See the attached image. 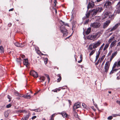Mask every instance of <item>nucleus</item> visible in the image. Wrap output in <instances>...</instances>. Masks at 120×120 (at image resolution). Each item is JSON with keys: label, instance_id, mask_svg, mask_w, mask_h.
Returning a JSON list of instances; mask_svg holds the SVG:
<instances>
[{"label": "nucleus", "instance_id": "29", "mask_svg": "<svg viewBox=\"0 0 120 120\" xmlns=\"http://www.w3.org/2000/svg\"><path fill=\"white\" fill-rule=\"evenodd\" d=\"M59 77V78L57 79V82H59L60 81L61 79V78L60 75V74H58L57 75Z\"/></svg>", "mask_w": 120, "mask_h": 120}, {"label": "nucleus", "instance_id": "3", "mask_svg": "<svg viewBox=\"0 0 120 120\" xmlns=\"http://www.w3.org/2000/svg\"><path fill=\"white\" fill-rule=\"evenodd\" d=\"M60 29L61 32L63 34V36H66L68 34L67 30L63 26H60Z\"/></svg>", "mask_w": 120, "mask_h": 120}, {"label": "nucleus", "instance_id": "47", "mask_svg": "<svg viewBox=\"0 0 120 120\" xmlns=\"http://www.w3.org/2000/svg\"><path fill=\"white\" fill-rule=\"evenodd\" d=\"M24 95H23L22 94H19V97H23L24 98Z\"/></svg>", "mask_w": 120, "mask_h": 120}, {"label": "nucleus", "instance_id": "30", "mask_svg": "<svg viewBox=\"0 0 120 120\" xmlns=\"http://www.w3.org/2000/svg\"><path fill=\"white\" fill-rule=\"evenodd\" d=\"M4 52V50L3 47L1 46H0V52L3 53Z\"/></svg>", "mask_w": 120, "mask_h": 120}, {"label": "nucleus", "instance_id": "4", "mask_svg": "<svg viewBox=\"0 0 120 120\" xmlns=\"http://www.w3.org/2000/svg\"><path fill=\"white\" fill-rule=\"evenodd\" d=\"M113 16V14L109 12H105L104 14V16L105 18H110Z\"/></svg>", "mask_w": 120, "mask_h": 120}, {"label": "nucleus", "instance_id": "8", "mask_svg": "<svg viewBox=\"0 0 120 120\" xmlns=\"http://www.w3.org/2000/svg\"><path fill=\"white\" fill-rule=\"evenodd\" d=\"M30 75H32L34 78H36L38 76V74L35 71H32L30 73Z\"/></svg>", "mask_w": 120, "mask_h": 120}, {"label": "nucleus", "instance_id": "25", "mask_svg": "<svg viewBox=\"0 0 120 120\" xmlns=\"http://www.w3.org/2000/svg\"><path fill=\"white\" fill-rule=\"evenodd\" d=\"M79 108V107H78L77 105H75L74 104V105L73 107V111H75V109H77L78 108Z\"/></svg>", "mask_w": 120, "mask_h": 120}, {"label": "nucleus", "instance_id": "61", "mask_svg": "<svg viewBox=\"0 0 120 120\" xmlns=\"http://www.w3.org/2000/svg\"><path fill=\"white\" fill-rule=\"evenodd\" d=\"M80 58L81 60H82V55H81L80 56Z\"/></svg>", "mask_w": 120, "mask_h": 120}, {"label": "nucleus", "instance_id": "18", "mask_svg": "<svg viewBox=\"0 0 120 120\" xmlns=\"http://www.w3.org/2000/svg\"><path fill=\"white\" fill-rule=\"evenodd\" d=\"M15 45L17 47H22L24 46V45L22 44H20L18 42L15 43Z\"/></svg>", "mask_w": 120, "mask_h": 120}, {"label": "nucleus", "instance_id": "2", "mask_svg": "<svg viewBox=\"0 0 120 120\" xmlns=\"http://www.w3.org/2000/svg\"><path fill=\"white\" fill-rule=\"evenodd\" d=\"M103 10V8L101 7H99L94 9L92 11V16L96 15L98 12H101Z\"/></svg>", "mask_w": 120, "mask_h": 120}, {"label": "nucleus", "instance_id": "5", "mask_svg": "<svg viewBox=\"0 0 120 120\" xmlns=\"http://www.w3.org/2000/svg\"><path fill=\"white\" fill-rule=\"evenodd\" d=\"M110 64V63L109 61H107L106 62L104 67L105 72L106 73L108 71L109 68Z\"/></svg>", "mask_w": 120, "mask_h": 120}, {"label": "nucleus", "instance_id": "32", "mask_svg": "<svg viewBox=\"0 0 120 120\" xmlns=\"http://www.w3.org/2000/svg\"><path fill=\"white\" fill-rule=\"evenodd\" d=\"M40 79L41 80V82H43L44 81L45 79V78L43 76L41 77L40 78Z\"/></svg>", "mask_w": 120, "mask_h": 120}, {"label": "nucleus", "instance_id": "51", "mask_svg": "<svg viewBox=\"0 0 120 120\" xmlns=\"http://www.w3.org/2000/svg\"><path fill=\"white\" fill-rule=\"evenodd\" d=\"M116 102L120 105V101L117 100L116 101Z\"/></svg>", "mask_w": 120, "mask_h": 120}, {"label": "nucleus", "instance_id": "34", "mask_svg": "<svg viewBox=\"0 0 120 120\" xmlns=\"http://www.w3.org/2000/svg\"><path fill=\"white\" fill-rule=\"evenodd\" d=\"M75 104L76 105H77V106H78L79 107H80L81 104V103L80 102H78L77 103H75Z\"/></svg>", "mask_w": 120, "mask_h": 120}, {"label": "nucleus", "instance_id": "26", "mask_svg": "<svg viewBox=\"0 0 120 120\" xmlns=\"http://www.w3.org/2000/svg\"><path fill=\"white\" fill-rule=\"evenodd\" d=\"M5 105H3L2 106H0V111L4 110L5 108Z\"/></svg>", "mask_w": 120, "mask_h": 120}, {"label": "nucleus", "instance_id": "64", "mask_svg": "<svg viewBox=\"0 0 120 120\" xmlns=\"http://www.w3.org/2000/svg\"><path fill=\"white\" fill-rule=\"evenodd\" d=\"M120 45V41L119 42L117 46H118Z\"/></svg>", "mask_w": 120, "mask_h": 120}, {"label": "nucleus", "instance_id": "53", "mask_svg": "<svg viewBox=\"0 0 120 120\" xmlns=\"http://www.w3.org/2000/svg\"><path fill=\"white\" fill-rule=\"evenodd\" d=\"M100 50H99L98 51V54H97V55H100Z\"/></svg>", "mask_w": 120, "mask_h": 120}, {"label": "nucleus", "instance_id": "49", "mask_svg": "<svg viewBox=\"0 0 120 120\" xmlns=\"http://www.w3.org/2000/svg\"><path fill=\"white\" fill-rule=\"evenodd\" d=\"M103 47V46L101 45L99 49V50H101L102 49Z\"/></svg>", "mask_w": 120, "mask_h": 120}, {"label": "nucleus", "instance_id": "28", "mask_svg": "<svg viewBox=\"0 0 120 120\" xmlns=\"http://www.w3.org/2000/svg\"><path fill=\"white\" fill-rule=\"evenodd\" d=\"M88 49L90 50H92L93 48V45L92 44L90 45L88 47Z\"/></svg>", "mask_w": 120, "mask_h": 120}, {"label": "nucleus", "instance_id": "1", "mask_svg": "<svg viewBox=\"0 0 120 120\" xmlns=\"http://www.w3.org/2000/svg\"><path fill=\"white\" fill-rule=\"evenodd\" d=\"M101 25V24L99 22L96 21L91 23L90 26L91 27L96 29L99 28L100 26Z\"/></svg>", "mask_w": 120, "mask_h": 120}, {"label": "nucleus", "instance_id": "14", "mask_svg": "<svg viewBox=\"0 0 120 120\" xmlns=\"http://www.w3.org/2000/svg\"><path fill=\"white\" fill-rule=\"evenodd\" d=\"M110 23V21L109 20L106 21L104 24L103 27V28H105Z\"/></svg>", "mask_w": 120, "mask_h": 120}, {"label": "nucleus", "instance_id": "17", "mask_svg": "<svg viewBox=\"0 0 120 120\" xmlns=\"http://www.w3.org/2000/svg\"><path fill=\"white\" fill-rule=\"evenodd\" d=\"M120 25V23H118L116 24L115 26L113 27V28L110 30V31H112L116 29L118 26Z\"/></svg>", "mask_w": 120, "mask_h": 120}, {"label": "nucleus", "instance_id": "19", "mask_svg": "<svg viewBox=\"0 0 120 120\" xmlns=\"http://www.w3.org/2000/svg\"><path fill=\"white\" fill-rule=\"evenodd\" d=\"M117 42L116 40H115L112 41L110 45V47L112 48V47L115 46V44Z\"/></svg>", "mask_w": 120, "mask_h": 120}, {"label": "nucleus", "instance_id": "59", "mask_svg": "<svg viewBox=\"0 0 120 120\" xmlns=\"http://www.w3.org/2000/svg\"><path fill=\"white\" fill-rule=\"evenodd\" d=\"M11 23H9L8 24V26L9 27H10L11 25Z\"/></svg>", "mask_w": 120, "mask_h": 120}, {"label": "nucleus", "instance_id": "24", "mask_svg": "<svg viewBox=\"0 0 120 120\" xmlns=\"http://www.w3.org/2000/svg\"><path fill=\"white\" fill-rule=\"evenodd\" d=\"M24 98L27 99H29L30 98V95H29L27 93L26 95H24Z\"/></svg>", "mask_w": 120, "mask_h": 120}, {"label": "nucleus", "instance_id": "16", "mask_svg": "<svg viewBox=\"0 0 120 120\" xmlns=\"http://www.w3.org/2000/svg\"><path fill=\"white\" fill-rule=\"evenodd\" d=\"M94 2H90L87 6L88 10L90 8H92L93 7L94 5Z\"/></svg>", "mask_w": 120, "mask_h": 120}, {"label": "nucleus", "instance_id": "63", "mask_svg": "<svg viewBox=\"0 0 120 120\" xmlns=\"http://www.w3.org/2000/svg\"><path fill=\"white\" fill-rule=\"evenodd\" d=\"M18 112L20 113L22 112L23 113V110H20Z\"/></svg>", "mask_w": 120, "mask_h": 120}, {"label": "nucleus", "instance_id": "37", "mask_svg": "<svg viewBox=\"0 0 120 120\" xmlns=\"http://www.w3.org/2000/svg\"><path fill=\"white\" fill-rule=\"evenodd\" d=\"M48 61V59L47 58H45V60H44L45 63V64H46L47 63Z\"/></svg>", "mask_w": 120, "mask_h": 120}, {"label": "nucleus", "instance_id": "42", "mask_svg": "<svg viewBox=\"0 0 120 120\" xmlns=\"http://www.w3.org/2000/svg\"><path fill=\"white\" fill-rule=\"evenodd\" d=\"M89 21V19H88L86 20L84 23V24H85L87 23Z\"/></svg>", "mask_w": 120, "mask_h": 120}, {"label": "nucleus", "instance_id": "43", "mask_svg": "<svg viewBox=\"0 0 120 120\" xmlns=\"http://www.w3.org/2000/svg\"><path fill=\"white\" fill-rule=\"evenodd\" d=\"M23 113H27V111L25 110H23Z\"/></svg>", "mask_w": 120, "mask_h": 120}, {"label": "nucleus", "instance_id": "62", "mask_svg": "<svg viewBox=\"0 0 120 120\" xmlns=\"http://www.w3.org/2000/svg\"><path fill=\"white\" fill-rule=\"evenodd\" d=\"M99 60H98V61H97V63H96V65H98V63H99Z\"/></svg>", "mask_w": 120, "mask_h": 120}, {"label": "nucleus", "instance_id": "46", "mask_svg": "<svg viewBox=\"0 0 120 120\" xmlns=\"http://www.w3.org/2000/svg\"><path fill=\"white\" fill-rule=\"evenodd\" d=\"M37 117V116H33L31 118V119L32 120H34L35 118H36Z\"/></svg>", "mask_w": 120, "mask_h": 120}, {"label": "nucleus", "instance_id": "31", "mask_svg": "<svg viewBox=\"0 0 120 120\" xmlns=\"http://www.w3.org/2000/svg\"><path fill=\"white\" fill-rule=\"evenodd\" d=\"M74 111V115L75 116V117L76 118H78V116L77 113V112H76L75 111Z\"/></svg>", "mask_w": 120, "mask_h": 120}, {"label": "nucleus", "instance_id": "50", "mask_svg": "<svg viewBox=\"0 0 120 120\" xmlns=\"http://www.w3.org/2000/svg\"><path fill=\"white\" fill-rule=\"evenodd\" d=\"M117 13L118 14L120 13V9L116 11Z\"/></svg>", "mask_w": 120, "mask_h": 120}, {"label": "nucleus", "instance_id": "21", "mask_svg": "<svg viewBox=\"0 0 120 120\" xmlns=\"http://www.w3.org/2000/svg\"><path fill=\"white\" fill-rule=\"evenodd\" d=\"M109 44L107 43H106V44L105 45L103 49L104 51H105L106 49L108 48Z\"/></svg>", "mask_w": 120, "mask_h": 120}, {"label": "nucleus", "instance_id": "39", "mask_svg": "<svg viewBox=\"0 0 120 120\" xmlns=\"http://www.w3.org/2000/svg\"><path fill=\"white\" fill-rule=\"evenodd\" d=\"M82 106H83V107L85 108H86V105L84 103H82Z\"/></svg>", "mask_w": 120, "mask_h": 120}, {"label": "nucleus", "instance_id": "10", "mask_svg": "<svg viewBox=\"0 0 120 120\" xmlns=\"http://www.w3.org/2000/svg\"><path fill=\"white\" fill-rule=\"evenodd\" d=\"M59 114L62 115L63 117L64 118H68L69 115L64 112H63L61 113H59Z\"/></svg>", "mask_w": 120, "mask_h": 120}, {"label": "nucleus", "instance_id": "15", "mask_svg": "<svg viewBox=\"0 0 120 120\" xmlns=\"http://www.w3.org/2000/svg\"><path fill=\"white\" fill-rule=\"evenodd\" d=\"M117 52L116 51L112 53L110 60V61H111L113 58L117 54Z\"/></svg>", "mask_w": 120, "mask_h": 120}, {"label": "nucleus", "instance_id": "54", "mask_svg": "<svg viewBox=\"0 0 120 120\" xmlns=\"http://www.w3.org/2000/svg\"><path fill=\"white\" fill-rule=\"evenodd\" d=\"M21 57L22 58H24L25 57V56L23 55H21Z\"/></svg>", "mask_w": 120, "mask_h": 120}, {"label": "nucleus", "instance_id": "11", "mask_svg": "<svg viewBox=\"0 0 120 120\" xmlns=\"http://www.w3.org/2000/svg\"><path fill=\"white\" fill-rule=\"evenodd\" d=\"M118 67H120V61H118L117 62H115L114 63L112 68H115L116 66Z\"/></svg>", "mask_w": 120, "mask_h": 120}, {"label": "nucleus", "instance_id": "33", "mask_svg": "<svg viewBox=\"0 0 120 120\" xmlns=\"http://www.w3.org/2000/svg\"><path fill=\"white\" fill-rule=\"evenodd\" d=\"M95 49L94 50H93L90 53V54L89 55L90 56H91L95 52Z\"/></svg>", "mask_w": 120, "mask_h": 120}, {"label": "nucleus", "instance_id": "13", "mask_svg": "<svg viewBox=\"0 0 120 120\" xmlns=\"http://www.w3.org/2000/svg\"><path fill=\"white\" fill-rule=\"evenodd\" d=\"M23 63L24 65H25L27 67L29 65V63L28 62L27 59H25L23 60Z\"/></svg>", "mask_w": 120, "mask_h": 120}, {"label": "nucleus", "instance_id": "60", "mask_svg": "<svg viewBox=\"0 0 120 120\" xmlns=\"http://www.w3.org/2000/svg\"><path fill=\"white\" fill-rule=\"evenodd\" d=\"M45 76H46L47 78H49V76L48 75L46 74H45Z\"/></svg>", "mask_w": 120, "mask_h": 120}, {"label": "nucleus", "instance_id": "38", "mask_svg": "<svg viewBox=\"0 0 120 120\" xmlns=\"http://www.w3.org/2000/svg\"><path fill=\"white\" fill-rule=\"evenodd\" d=\"M112 118V116H110L108 117L107 119L108 120H111Z\"/></svg>", "mask_w": 120, "mask_h": 120}, {"label": "nucleus", "instance_id": "40", "mask_svg": "<svg viewBox=\"0 0 120 120\" xmlns=\"http://www.w3.org/2000/svg\"><path fill=\"white\" fill-rule=\"evenodd\" d=\"M99 55H98L97 54V55L96 56V58L95 59V61H96L97 60H98V59L99 57Z\"/></svg>", "mask_w": 120, "mask_h": 120}, {"label": "nucleus", "instance_id": "9", "mask_svg": "<svg viewBox=\"0 0 120 120\" xmlns=\"http://www.w3.org/2000/svg\"><path fill=\"white\" fill-rule=\"evenodd\" d=\"M111 5V2L108 1L106 2L105 4L104 5V7H105L106 8H108L110 7Z\"/></svg>", "mask_w": 120, "mask_h": 120}, {"label": "nucleus", "instance_id": "22", "mask_svg": "<svg viewBox=\"0 0 120 120\" xmlns=\"http://www.w3.org/2000/svg\"><path fill=\"white\" fill-rule=\"evenodd\" d=\"M4 115L5 117H8L9 115L8 111H5L4 112Z\"/></svg>", "mask_w": 120, "mask_h": 120}, {"label": "nucleus", "instance_id": "7", "mask_svg": "<svg viewBox=\"0 0 120 120\" xmlns=\"http://www.w3.org/2000/svg\"><path fill=\"white\" fill-rule=\"evenodd\" d=\"M101 44V41L100 40H99L93 43V48L95 49L99 46Z\"/></svg>", "mask_w": 120, "mask_h": 120}, {"label": "nucleus", "instance_id": "56", "mask_svg": "<svg viewBox=\"0 0 120 120\" xmlns=\"http://www.w3.org/2000/svg\"><path fill=\"white\" fill-rule=\"evenodd\" d=\"M105 57V56H103L102 57H101V60H103V59H104V57Z\"/></svg>", "mask_w": 120, "mask_h": 120}, {"label": "nucleus", "instance_id": "57", "mask_svg": "<svg viewBox=\"0 0 120 120\" xmlns=\"http://www.w3.org/2000/svg\"><path fill=\"white\" fill-rule=\"evenodd\" d=\"M57 89L55 90H52V91H53L54 92H57Z\"/></svg>", "mask_w": 120, "mask_h": 120}, {"label": "nucleus", "instance_id": "52", "mask_svg": "<svg viewBox=\"0 0 120 120\" xmlns=\"http://www.w3.org/2000/svg\"><path fill=\"white\" fill-rule=\"evenodd\" d=\"M113 117H115L117 116H119V115L116 114H113Z\"/></svg>", "mask_w": 120, "mask_h": 120}, {"label": "nucleus", "instance_id": "45", "mask_svg": "<svg viewBox=\"0 0 120 120\" xmlns=\"http://www.w3.org/2000/svg\"><path fill=\"white\" fill-rule=\"evenodd\" d=\"M15 95L19 96V94L18 92H16L15 93Z\"/></svg>", "mask_w": 120, "mask_h": 120}, {"label": "nucleus", "instance_id": "27", "mask_svg": "<svg viewBox=\"0 0 120 120\" xmlns=\"http://www.w3.org/2000/svg\"><path fill=\"white\" fill-rule=\"evenodd\" d=\"M76 23V22L75 21H73L72 22V29L73 30V28L74 27H75L76 26L75 25V24Z\"/></svg>", "mask_w": 120, "mask_h": 120}, {"label": "nucleus", "instance_id": "23", "mask_svg": "<svg viewBox=\"0 0 120 120\" xmlns=\"http://www.w3.org/2000/svg\"><path fill=\"white\" fill-rule=\"evenodd\" d=\"M91 30V28L90 27L88 28L86 31V34H89Z\"/></svg>", "mask_w": 120, "mask_h": 120}, {"label": "nucleus", "instance_id": "12", "mask_svg": "<svg viewBox=\"0 0 120 120\" xmlns=\"http://www.w3.org/2000/svg\"><path fill=\"white\" fill-rule=\"evenodd\" d=\"M28 114L24 116L23 118H22L21 120H27L29 116L30 115V114L29 112H28Z\"/></svg>", "mask_w": 120, "mask_h": 120}, {"label": "nucleus", "instance_id": "55", "mask_svg": "<svg viewBox=\"0 0 120 120\" xmlns=\"http://www.w3.org/2000/svg\"><path fill=\"white\" fill-rule=\"evenodd\" d=\"M94 104V106L96 107V108L98 109V108L97 107V105L96 104Z\"/></svg>", "mask_w": 120, "mask_h": 120}, {"label": "nucleus", "instance_id": "6", "mask_svg": "<svg viewBox=\"0 0 120 120\" xmlns=\"http://www.w3.org/2000/svg\"><path fill=\"white\" fill-rule=\"evenodd\" d=\"M98 34V33H96L94 35H89L87 37L88 39L91 40H93L95 38Z\"/></svg>", "mask_w": 120, "mask_h": 120}, {"label": "nucleus", "instance_id": "48", "mask_svg": "<svg viewBox=\"0 0 120 120\" xmlns=\"http://www.w3.org/2000/svg\"><path fill=\"white\" fill-rule=\"evenodd\" d=\"M8 98L10 100L9 101L10 102L11 101V100L10 99H11V97L9 95H8L7 96Z\"/></svg>", "mask_w": 120, "mask_h": 120}, {"label": "nucleus", "instance_id": "44", "mask_svg": "<svg viewBox=\"0 0 120 120\" xmlns=\"http://www.w3.org/2000/svg\"><path fill=\"white\" fill-rule=\"evenodd\" d=\"M90 15V13H88L86 14V17H88Z\"/></svg>", "mask_w": 120, "mask_h": 120}, {"label": "nucleus", "instance_id": "35", "mask_svg": "<svg viewBox=\"0 0 120 120\" xmlns=\"http://www.w3.org/2000/svg\"><path fill=\"white\" fill-rule=\"evenodd\" d=\"M117 6L118 7V9L120 8V1L118 2L117 5Z\"/></svg>", "mask_w": 120, "mask_h": 120}, {"label": "nucleus", "instance_id": "41", "mask_svg": "<svg viewBox=\"0 0 120 120\" xmlns=\"http://www.w3.org/2000/svg\"><path fill=\"white\" fill-rule=\"evenodd\" d=\"M32 110V111H35V112H39V111H38V109H33V110Z\"/></svg>", "mask_w": 120, "mask_h": 120}, {"label": "nucleus", "instance_id": "58", "mask_svg": "<svg viewBox=\"0 0 120 120\" xmlns=\"http://www.w3.org/2000/svg\"><path fill=\"white\" fill-rule=\"evenodd\" d=\"M91 108L93 109L94 111H95L96 110V109H95L94 108V107L93 106H92L91 107Z\"/></svg>", "mask_w": 120, "mask_h": 120}, {"label": "nucleus", "instance_id": "36", "mask_svg": "<svg viewBox=\"0 0 120 120\" xmlns=\"http://www.w3.org/2000/svg\"><path fill=\"white\" fill-rule=\"evenodd\" d=\"M11 104H9L7 105L6 106V108H9L11 107Z\"/></svg>", "mask_w": 120, "mask_h": 120}, {"label": "nucleus", "instance_id": "20", "mask_svg": "<svg viewBox=\"0 0 120 120\" xmlns=\"http://www.w3.org/2000/svg\"><path fill=\"white\" fill-rule=\"evenodd\" d=\"M114 37L113 36H112V37L110 38L109 39L107 43L109 44L110 42H111L112 41L114 40Z\"/></svg>", "mask_w": 120, "mask_h": 120}]
</instances>
